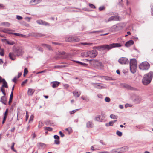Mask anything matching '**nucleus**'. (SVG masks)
<instances>
[{
  "label": "nucleus",
  "mask_w": 153,
  "mask_h": 153,
  "mask_svg": "<svg viewBox=\"0 0 153 153\" xmlns=\"http://www.w3.org/2000/svg\"><path fill=\"white\" fill-rule=\"evenodd\" d=\"M23 51L21 47H17L13 50V52L9 53V57L12 60H14L16 56H19L22 55L23 53Z\"/></svg>",
  "instance_id": "f257e3e1"
},
{
  "label": "nucleus",
  "mask_w": 153,
  "mask_h": 153,
  "mask_svg": "<svg viewBox=\"0 0 153 153\" xmlns=\"http://www.w3.org/2000/svg\"><path fill=\"white\" fill-rule=\"evenodd\" d=\"M142 99L140 97H137L134 99V101L137 103H139L141 101Z\"/></svg>",
  "instance_id": "393cba45"
},
{
  "label": "nucleus",
  "mask_w": 153,
  "mask_h": 153,
  "mask_svg": "<svg viewBox=\"0 0 153 153\" xmlns=\"http://www.w3.org/2000/svg\"><path fill=\"white\" fill-rule=\"evenodd\" d=\"M18 78H17L16 76H15L13 79V82H16V81L17 79Z\"/></svg>",
  "instance_id": "338daca9"
},
{
  "label": "nucleus",
  "mask_w": 153,
  "mask_h": 153,
  "mask_svg": "<svg viewBox=\"0 0 153 153\" xmlns=\"http://www.w3.org/2000/svg\"><path fill=\"white\" fill-rule=\"evenodd\" d=\"M12 146H11V149L13 150V151H16L14 149V145H15V143H12Z\"/></svg>",
  "instance_id": "de8ad7c7"
},
{
  "label": "nucleus",
  "mask_w": 153,
  "mask_h": 153,
  "mask_svg": "<svg viewBox=\"0 0 153 153\" xmlns=\"http://www.w3.org/2000/svg\"><path fill=\"white\" fill-rule=\"evenodd\" d=\"M102 31L101 30L100 31H94L91 32V33H95L96 34H98L100 32H102Z\"/></svg>",
  "instance_id": "ea45409f"
},
{
  "label": "nucleus",
  "mask_w": 153,
  "mask_h": 153,
  "mask_svg": "<svg viewBox=\"0 0 153 153\" xmlns=\"http://www.w3.org/2000/svg\"><path fill=\"white\" fill-rule=\"evenodd\" d=\"M103 77H104V79L105 80H113V79H112L111 78L107 76H103Z\"/></svg>",
  "instance_id": "37998d69"
},
{
  "label": "nucleus",
  "mask_w": 153,
  "mask_h": 153,
  "mask_svg": "<svg viewBox=\"0 0 153 153\" xmlns=\"http://www.w3.org/2000/svg\"><path fill=\"white\" fill-rule=\"evenodd\" d=\"M95 120L97 121H101L100 119V116H99L98 117H96L95 118Z\"/></svg>",
  "instance_id": "58836bf2"
},
{
  "label": "nucleus",
  "mask_w": 153,
  "mask_h": 153,
  "mask_svg": "<svg viewBox=\"0 0 153 153\" xmlns=\"http://www.w3.org/2000/svg\"><path fill=\"white\" fill-rule=\"evenodd\" d=\"M7 44L10 45H13L15 44L14 42L13 41H8L7 40V41L6 42Z\"/></svg>",
  "instance_id": "2f4dec72"
},
{
  "label": "nucleus",
  "mask_w": 153,
  "mask_h": 153,
  "mask_svg": "<svg viewBox=\"0 0 153 153\" xmlns=\"http://www.w3.org/2000/svg\"><path fill=\"white\" fill-rule=\"evenodd\" d=\"M81 98L83 100H85L87 102L89 101L90 100L89 98L87 96H82L81 97Z\"/></svg>",
  "instance_id": "a878e982"
},
{
  "label": "nucleus",
  "mask_w": 153,
  "mask_h": 153,
  "mask_svg": "<svg viewBox=\"0 0 153 153\" xmlns=\"http://www.w3.org/2000/svg\"><path fill=\"white\" fill-rule=\"evenodd\" d=\"M120 28L119 25H114L109 29V31L111 32H116L119 30Z\"/></svg>",
  "instance_id": "6e6552de"
},
{
  "label": "nucleus",
  "mask_w": 153,
  "mask_h": 153,
  "mask_svg": "<svg viewBox=\"0 0 153 153\" xmlns=\"http://www.w3.org/2000/svg\"><path fill=\"white\" fill-rule=\"evenodd\" d=\"M22 75V73H19L18 75V77H17V78H19Z\"/></svg>",
  "instance_id": "774afa93"
},
{
  "label": "nucleus",
  "mask_w": 153,
  "mask_h": 153,
  "mask_svg": "<svg viewBox=\"0 0 153 153\" xmlns=\"http://www.w3.org/2000/svg\"><path fill=\"white\" fill-rule=\"evenodd\" d=\"M16 18L18 20H21L22 19V17L19 16L17 15L16 16Z\"/></svg>",
  "instance_id": "864d4df0"
},
{
  "label": "nucleus",
  "mask_w": 153,
  "mask_h": 153,
  "mask_svg": "<svg viewBox=\"0 0 153 153\" xmlns=\"http://www.w3.org/2000/svg\"><path fill=\"white\" fill-rule=\"evenodd\" d=\"M2 25L6 27H9L10 25V24L8 22H4L2 23Z\"/></svg>",
  "instance_id": "7c9ffc66"
},
{
  "label": "nucleus",
  "mask_w": 153,
  "mask_h": 153,
  "mask_svg": "<svg viewBox=\"0 0 153 153\" xmlns=\"http://www.w3.org/2000/svg\"><path fill=\"white\" fill-rule=\"evenodd\" d=\"M34 36L36 37H42L44 36V35L39 33H36L34 34Z\"/></svg>",
  "instance_id": "cd10ccee"
},
{
  "label": "nucleus",
  "mask_w": 153,
  "mask_h": 153,
  "mask_svg": "<svg viewBox=\"0 0 153 153\" xmlns=\"http://www.w3.org/2000/svg\"><path fill=\"white\" fill-rule=\"evenodd\" d=\"M3 83L2 85V87H4L6 88H8L7 84L6 81L4 79H3Z\"/></svg>",
  "instance_id": "bb28decb"
},
{
  "label": "nucleus",
  "mask_w": 153,
  "mask_h": 153,
  "mask_svg": "<svg viewBox=\"0 0 153 153\" xmlns=\"http://www.w3.org/2000/svg\"><path fill=\"white\" fill-rule=\"evenodd\" d=\"M150 65L147 62H144L141 63L139 65V68L141 70H147L150 67Z\"/></svg>",
  "instance_id": "39448f33"
},
{
  "label": "nucleus",
  "mask_w": 153,
  "mask_h": 153,
  "mask_svg": "<svg viewBox=\"0 0 153 153\" xmlns=\"http://www.w3.org/2000/svg\"><path fill=\"white\" fill-rule=\"evenodd\" d=\"M73 37H66L65 39V40L68 42H73Z\"/></svg>",
  "instance_id": "4be33fe9"
},
{
  "label": "nucleus",
  "mask_w": 153,
  "mask_h": 153,
  "mask_svg": "<svg viewBox=\"0 0 153 153\" xmlns=\"http://www.w3.org/2000/svg\"><path fill=\"white\" fill-rule=\"evenodd\" d=\"M37 49L39 51H40L41 52H42L43 51V50L42 48L40 47H37Z\"/></svg>",
  "instance_id": "5fc2aeb1"
},
{
  "label": "nucleus",
  "mask_w": 153,
  "mask_h": 153,
  "mask_svg": "<svg viewBox=\"0 0 153 153\" xmlns=\"http://www.w3.org/2000/svg\"><path fill=\"white\" fill-rule=\"evenodd\" d=\"M65 66L64 65H57L54 66V68H59L61 67H65Z\"/></svg>",
  "instance_id": "49530a36"
},
{
  "label": "nucleus",
  "mask_w": 153,
  "mask_h": 153,
  "mask_svg": "<svg viewBox=\"0 0 153 153\" xmlns=\"http://www.w3.org/2000/svg\"><path fill=\"white\" fill-rule=\"evenodd\" d=\"M96 87L98 89H103L105 88L106 87V85L102 84L96 83Z\"/></svg>",
  "instance_id": "f8f14e48"
},
{
  "label": "nucleus",
  "mask_w": 153,
  "mask_h": 153,
  "mask_svg": "<svg viewBox=\"0 0 153 153\" xmlns=\"http://www.w3.org/2000/svg\"><path fill=\"white\" fill-rule=\"evenodd\" d=\"M104 8H105V7L104 6L100 7L99 8V10L100 11H102V10H104Z\"/></svg>",
  "instance_id": "680f3d73"
},
{
  "label": "nucleus",
  "mask_w": 153,
  "mask_h": 153,
  "mask_svg": "<svg viewBox=\"0 0 153 153\" xmlns=\"http://www.w3.org/2000/svg\"><path fill=\"white\" fill-rule=\"evenodd\" d=\"M35 91V90L33 89L29 88L28 91V94L29 95H32Z\"/></svg>",
  "instance_id": "412c9836"
},
{
  "label": "nucleus",
  "mask_w": 153,
  "mask_h": 153,
  "mask_svg": "<svg viewBox=\"0 0 153 153\" xmlns=\"http://www.w3.org/2000/svg\"><path fill=\"white\" fill-rule=\"evenodd\" d=\"M110 117L113 119H116L117 118V116L115 115L111 114L110 116Z\"/></svg>",
  "instance_id": "473e14b6"
},
{
  "label": "nucleus",
  "mask_w": 153,
  "mask_h": 153,
  "mask_svg": "<svg viewBox=\"0 0 153 153\" xmlns=\"http://www.w3.org/2000/svg\"><path fill=\"white\" fill-rule=\"evenodd\" d=\"M73 94L75 97H79L81 93L80 92H78L76 90L73 92Z\"/></svg>",
  "instance_id": "6ab92c4d"
},
{
  "label": "nucleus",
  "mask_w": 153,
  "mask_h": 153,
  "mask_svg": "<svg viewBox=\"0 0 153 153\" xmlns=\"http://www.w3.org/2000/svg\"><path fill=\"white\" fill-rule=\"evenodd\" d=\"M0 101L3 104L6 105V99L5 95L2 97L1 98Z\"/></svg>",
  "instance_id": "aec40b11"
},
{
  "label": "nucleus",
  "mask_w": 153,
  "mask_h": 153,
  "mask_svg": "<svg viewBox=\"0 0 153 153\" xmlns=\"http://www.w3.org/2000/svg\"><path fill=\"white\" fill-rule=\"evenodd\" d=\"M128 89L131 90H136V88H135L133 87H132L131 86H128Z\"/></svg>",
  "instance_id": "79ce46f5"
},
{
  "label": "nucleus",
  "mask_w": 153,
  "mask_h": 153,
  "mask_svg": "<svg viewBox=\"0 0 153 153\" xmlns=\"http://www.w3.org/2000/svg\"><path fill=\"white\" fill-rule=\"evenodd\" d=\"M52 83V87L54 88L57 87L60 84V82L57 81L53 82Z\"/></svg>",
  "instance_id": "a211bd4d"
},
{
  "label": "nucleus",
  "mask_w": 153,
  "mask_h": 153,
  "mask_svg": "<svg viewBox=\"0 0 153 153\" xmlns=\"http://www.w3.org/2000/svg\"><path fill=\"white\" fill-rule=\"evenodd\" d=\"M93 126V124L92 122L91 121L88 122L86 123V127L88 128H91Z\"/></svg>",
  "instance_id": "dca6fc26"
},
{
  "label": "nucleus",
  "mask_w": 153,
  "mask_h": 153,
  "mask_svg": "<svg viewBox=\"0 0 153 153\" xmlns=\"http://www.w3.org/2000/svg\"><path fill=\"white\" fill-rule=\"evenodd\" d=\"M86 53L87 52L82 53H81V56L83 57H87L88 56H86L87 55Z\"/></svg>",
  "instance_id": "c03bdc74"
},
{
  "label": "nucleus",
  "mask_w": 153,
  "mask_h": 153,
  "mask_svg": "<svg viewBox=\"0 0 153 153\" xmlns=\"http://www.w3.org/2000/svg\"><path fill=\"white\" fill-rule=\"evenodd\" d=\"M153 77V72L151 71L145 75L142 80L143 84L146 85L149 84L151 82Z\"/></svg>",
  "instance_id": "f03ea898"
},
{
  "label": "nucleus",
  "mask_w": 153,
  "mask_h": 153,
  "mask_svg": "<svg viewBox=\"0 0 153 153\" xmlns=\"http://www.w3.org/2000/svg\"><path fill=\"white\" fill-rule=\"evenodd\" d=\"M11 31V30L10 29L8 28H4L3 29L2 31L4 33L11 34L10 33H9V32Z\"/></svg>",
  "instance_id": "b1692460"
},
{
  "label": "nucleus",
  "mask_w": 153,
  "mask_h": 153,
  "mask_svg": "<svg viewBox=\"0 0 153 153\" xmlns=\"http://www.w3.org/2000/svg\"><path fill=\"white\" fill-rule=\"evenodd\" d=\"M128 148L127 146H125L122 147L120 151L117 153H123L124 152L128 150Z\"/></svg>",
  "instance_id": "4468645a"
},
{
  "label": "nucleus",
  "mask_w": 153,
  "mask_h": 153,
  "mask_svg": "<svg viewBox=\"0 0 153 153\" xmlns=\"http://www.w3.org/2000/svg\"><path fill=\"white\" fill-rule=\"evenodd\" d=\"M65 130L67 131L68 132V133L69 134L72 133V130L71 128H67L65 129Z\"/></svg>",
  "instance_id": "c756f323"
},
{
  "label": "nucleus",
  "mask_w": 153,
  "mask_h": 153,
  "mask_svg": "<svg viewBox=\"0 0 153 153\" xmlns=\"http://www.w3.org/2000/svg\"><path fill=\"white\" fill-rule=\"evenodd\" d=\"M42 1V0H31L30 2V4L31 5H36Z\"/></svg>",
  "instance_id": "9b49d317"
},
{
  "label": "nucleus",
  "mask_w": 153,
  "mask_h": 153,
  "mask_svg": "<svg viewBox=\"0 0 153 153\" xmlns=\"http://www.w3.org/2000/svg\"><path fill=\"white\" fill-rule=\"evenodd\" d=\"M119 18L118 16H112L110 17L108 20L106 21L107 22H108L111 21H114V20H119Z\"/></svg>",
  "instance_id": "ddd939ff"
},
{
  "label": "nucleus",
  "mask_w": 153,
  "mask_h": 153,
  "mask_svg": "<svg viewBox=\"0 0 153 153\" xmlns=\"http://www.w3.org/2000/svg\"><path fill=\"white\" fill-rule=\"evenodd\" d=\"M38 145L41 147H44L45 146V145L43 143H38Z\"/></svg>",
  "instance_id": "6e6d98bb"
},
{
  "label": "nucleus",
  "mask_w": 153,
  "mask_h": 153,
  "mask_svg": "<svg viewBox=\"0 0 153 153\" xmlns=\"http://www.w3.org/2000/svg\"><path fill=\"white\" fill-rule=\"evenodd\" d=\"M44 128L45 130L49 131H51L52 130V128L50 127H44Z\"/></svg>",
  "instance_id": "c9c22d12"
},
{
  "label": "nucleus",
  "mask_w": 153,
  "mask_h": 153,
  "mask_svg": "<svg viewBox=\"0 0 153 153\" xmlns=\"http://www.w3.org/2000/svg\"><path fill=\"white\" fill-rule=\"evenodd\" d=\"M91 63L92 65H100V66H102V63L100 62H99L97 60L93 59L91 60Z\"/></svg>",
  "instance_id": "1a4fd4ad"
},
{
  "label": "nucleus",
  "mask_w": 153,
  "mask_h": 153,
  "mask_svg": "<svg viewBox=\"0 0 153 153\" xmlns=\"http://www.w3.org/2000/svg\"><path fill=\"white\" fill-rule=\"evenodd\" d=\"M27 81V79L25 80L21 84V85L23 86L26 83Z\"/></svg>",
  "instance_id": "052dcab7"
},
{
  "label": "nucleus",
  "mask_w": 153,
  "mask_h": 153,
  "mask_svg": "<svg viewBox=\"0 0 153 153\" xmlns=\"http://www.w3.org/2000/svg\"><path fill=\"white\" fill-rule=\"evenodd\" d=\"M0 55L1 56H3L4 55V50L3 49L1 50L0 52Z\"/></svg>",
  "instance_id": "8fccbe9b"
},
{
  "label": "nucleus",
  "mask_w": 153,
  "mask_h": 153,
  "mask_svg": "<svg viewBox=\"0 0 153 153\" xmlns=\"http://www.w3.org/2000/svg\"><path fill=\"white\" fill-rule=\"evenodd\" d=\"M34 118V116L33 115H31L29 119V122H30V121H32L33 120V119Z\"/></svg>",
  "instance_id": "13d9d810"
},
{
  "label": "nucleus",
  "mask_w": 153,
  "mask_h": 153,
  "mask_svg": "<svg viewBox=\"0 0 153 153\" xmlns=\"http://www.w3.org/2000/svg\"><path fill=\"white\" fill-rule=\"evenodd\" d=\"M95 48L96 49L99 51H102L101 46H96V47H95Z\"/></svg>",
  "instance_id": "e433bc0d"
},
{
  "label": "nucleus",
  "mask_w": 153,
  "mask_h": 153,
  "mask_svg": "<svg viewBox=\"0 0 153 153\" xmlns=\"http://www.w3.org/2000/svg\"><path fill=\"white\" fill-rule=\"evenodd\" d=\"M13 97V92H11L10 96V100H12Z\"/></svg>",
  "instance_id": "3c124183"
},
{
  "label": "nucleus",
  "mask_w": 153,
  "mask_h": 153,
  "mask_svg": "<svg viewBox=\"0 0 153 153\" xmlns=\"http://www.w3.org/2000/svg\"><path fill=\"white\" fill-rule=\"evenodd\" d=\"M1 92H2V93H3V94H4V95H5L6 94L5 92V90L3 88V87H2L1 88Z\"/></svg>",
  "instance_id": "603ef678"
},
{
  "label": "nucleus",
  "mask_w": 153,
  "mask_h": 153,
  "mask_svg": "<svg viewBox=\"0 0 153 153\" xmlns=\"http://www.w3.org/2000/svg\"><path fill=\"white\" fill-rule=\"evenodd\" d=\"M134 43V41L132 40H130L126 42L125 44L126 46L129 47L131 45H133Z\"/></svg>",
  "instance_id": "2eb2a0df"
},
{
  "label": "nucleus",
  "mask_w": 153,
  "mask_h": 153,
  "mask_svg": "<svg viewBox=\"0 0 153 153\" xmlns=\"http://www.w3.org/2000/svg\"><path fill=\"white\" fill-rule=\"evenodd\" d=\"M46 47L49 50H51L52 49L51 46L49 45H46Z\"/></svg>",
  "instance_id": "bf43d9fd"
},
{
  "label": "nucleus",
  "mask_w": 153,
  "mask_h": 153,
  "mask_svg": "<svg viewBox=\"0 0 153 153\" xmlns=\"http://www.w3.org/2000/svg\"><path fill=\"white\" fill-rule=\"evenodd\" d=\"M55 143L57 144H59V139H57L56 140H55Z\"/></svg>",
  "instance_id": "e2e57ef3"
},
{
  "label": "nucleus",
  "mask_w": 153,
  "mask_h": 153,
  "mask_svg": "<svg viewBox=\"0 0 153 153\" xmlns=\"http://www.w3.org/2000/svg\"><path fill=\"white\" fill-rule=\"evenodd\" d=\"M36 22L39 25H44L48 26H50V24L49 23L41 20H37L36 21Z\"/></svg>",
  "instance_id": "9d476101"
},
{
  "label": "nucleus",
  "mask_w": 153,
  "mask_h": 153,
  "mask_svg": "<svg viewBox=\"0 0 153 153\" xmlns=\"http://www.w3.org/2000/svg\"><path fill=\"white\" fill-rule=\"evenodd\" d=\"M8 112V109H7L5 111L4 113V119H6L7 116V113Z\"/></svg>",
  "instance_id": "72a5a7b5"
},
{
  "label": "nucleus",
  "mask_w": 153,
  "mask_h": 153,
  "mask_svg": "<svg viewBox=\"0 0 153 153\" xmlns=\"http://www.w3.org/2000/svg\"><path fill=\"white\" fill-rule=\"evenodd\" d=\"M86 56L89 57L91 58L95 57L97 54V51L95 50H92L91 51L87 52Z\"/></svg>",
  "instance_id": "423d86ee"
},
{
  "label": "nucleus",
  "mask_w": 153,
  "mask_h": 153,
  "mask_svg": "<svg viewBox=\"0 0 153 153\" xmlns=\"http://www.w3.org/2000/svg\"><path fill=\"white\" fill-rule=\"evenodd\" d=\"M28 72V71L27 68H25L24 70V76H25Z\"/></svg>",
  "instance_id": "4c0bfd02"
},
{
  "label": "nucleus",
  "mask_w": 153,
  "mask_h": 153,
  "mask_svg": "<svg viewBox=\"0 0 153 153\" xmlns=\"http://www.w3.org/2000/svg\"><path fill=\"white\" fill-rule=\"evenodd\" d=\"M118 62L121 64H128V60L126 58L121 57L119 59Z\"/></svg>",
  "instance_id": "0eeeda50"
},
{
  "label": "nucleus",
  "mask_w": 153,
  "mask_h": 153,
  "mask_svg": "<svg viewBox=\"0 0 153 153\" xmlns=\"http://www.w3.org/2000/svg\"><path fill=\"white\" fill-rule=\"evenodd\" d=\"M80 44H81V45L88 46H91L93 44V43H92L82 42L80 43Z\"/></svg>",
  "instance_id": "c85d7f7f"
},
{
  "label": "nucleus",
  "mask_w": 153,
  "mask_h": 153,
  "mask_svg": "<svg viewBox=\"0 0 153 153\" xmlns=\"http://www.w3.org/2000/svg\"><path fill=\"white\" fill-rule=\"evenodd\" d=\"M11 34H13L15 35L19 36V37H25L26 36L23 34H20L19 33H10Z\"/></svg>",
  "instance_id": "5701e85b"
},
{
  "label": "nucleus",
  "mask_w": 153,
  "mask_h": 153,
  "mask_svg": "<svg viewBox=\"0 0 153 153\" xmlns=\"http://www.w3.org/2000/svg\"><path fill=\"white\" fill-rule=\"evenodd\" d=\"M105 101L107 102H110V99L109 98V97H106L105 98Z\"/></svg>",
  "instance_id": "09e8293b"
},
{
  "label": "nucleus",
  "mask_w": 153,
  "mask_h": 153,
  "mask_svg": "<svg viewBox=\"0 0 153 153\" xmlns=\"http://www.w3.org/2000/svg\"><path fill=\"white\" fill-rule=\"evenodd\" d=\"M89 6L90 7L92 8H95V6L93 4H89Z\"/></svg>",
  "instance_id": "4d7b16f0"
},
{
  "label": "nucleus",
  "mask_w": 153,
  "mask_h": 153,
  "mask_svg": "<svg viewBox=\"0 0 153 153\" xmlns=\"http://www.w3.org/2000/svg\"><path fill=\"white\" fill-rule=\"evenodd\" d=\"M54 137L55 139H59V137L57 135H55L54 136Z\"/></svg>",
  "instance_id": "0e129e2a"
},
{
  "label": "nucleus",
  "mask_w": 153,
  "mask_h": 153,
  "mask_svg": "<svg viewBox=\"0 0 153 153\" xmlns=\"http://www.w3.org/2000/svg\"><path fill=\"white\" fill-rule=\"evenodd\" d=\"M137 68V63L136 59L133 58L130 59V68L131 72L135 73Z\"/></svg>",
  "instance_id": "20e7f679"
},
{
  "label": "nucleus",
  "mask_w": 153,
  "mask_h": 153,
  "mask_svg": "<svg viewBox=\"0 0 153 153\" xmlns=\"http://www.w3.org/2000/svg\"><path fill=\"white\" fill-rule=\"evenodd\" d=\"M78 110V109H77L70 111V113L71 114H72L76 112Z\"/></svg>",
  "instance_id": "a19ab883"
},
{
  "label": "nucleus",
  "mask_w": 153,
  "mask_h": 153,
  "mask_svg": "<svg viewBox=\"0 0 153 153\" xmlns=\"http://www.w3.org/2000/svg\"><path fill=\"white\" fill-rule=\"evenodd\" d=\"M73 42H79L80 40L79 38L78 37H73Z\"/></svg>",
  "instance_id": "f704fd0d"
},
{
  "label": "nucleus",
  "mask_w": 153,
  "mask_h": 153,
  "mask_svg": "<svg viewBox=\"0 0 153 153\" xmlns=\"http://www.w3.org/2000/svg\"><path fill=\"white\" fill-rule=\"evenodd\" d=\"M74 62H75L76 63H77L80 65L83 66V67H86L87 66V64L85 63H83L81 62H79V61H76V60H73V61Z\"/></svg>",
  "instance_id": "f3484780"
},
{
  "label": "nucleus",
  "mask_w": 153,
  "mask_h": 153,
  "mask_svg": "<svg viewBox=\"0 0 153 153\" xmlns=\"http://www.w3.org/2000/svg\"><path fill=\"white\" fill-rule=\"evenodd\" d=\"M43 126V123L41 121H40L39 122V124L38 125V127L39 128H40Z\"/></svg>",
  "instance_id": "a18cd8bd"
},
{
  "label": "nucleus",
  "mask_w": 153,
  "mask_h": 153,
  "mask_svg": "<svg viewBox=\"0 0 153 153\" xmlns=\"http://www.w3.org/2000/svg\"><path fill=\"white\" fill-rule=\"evenodd\" d=\"M102 51L107 50L108 51L115 47H119L122 46L120 43H112L110 45H103L101 46Z\"/></svg>",
  "instance_id": "7ed1b4c3"
},
{
  "label": "nucleus",
  "mask_w": 153,
  "mask_h": 153,
  "mask_svg": "<svg viewBox=\"0 0 153 153\" xmlns=\"http://www.w3.org/2000/svg\"><path fill=\"white\" fill-rule=\"evenodd\" d=\"M113 122L112 121H111L109 122V126H112L113 125Z\"/></svg>",
  "instance_id": "69168bd1"
}]
</instances>
